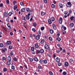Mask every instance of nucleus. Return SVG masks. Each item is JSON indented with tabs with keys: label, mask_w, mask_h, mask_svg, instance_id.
<instances>
[{
	"label": "nucleus",
	"mask_w": 75,
	"mask_h": 75,
	"mask_svg": "<svg viewBox=\"0 0 75 75\" xmlns=\"http://www.w3.org/2000/svg\"><path fill=\"white\" fill-rule=\"evenodd\" d=\"M51 7L52 8H55V5L53 4L51 5Z\"/></svg>",
	"instance_id": "obj_29"
},
{
	"label": "nucleus",
	"mask_w": 75,
	"mask_h": 75,
	"mask_svg": "<svg viewBox=\"0 0 75 75\" xmlns=\"http://www.w3.org/2000/svg\"><path fill=\"white\" fill-rule=\"evenodd\" d=\"M56 52L57 54H59V53H60V51L59 49H57Z\"/></svg>",
	"instance_id": "obj_25"
},
{
	"label": "nucleus",
	"mask_w": 75,
	"mask_h": 75,
	"mask_svg": "<svg viewBox=\"0 0 75 75\" xmlns=\"http://www.w3.org/2000/svg\"><path fill=\"white\" fill-rule=\"evenodd\" d=\"M74 18V16H71L70 18V19H71V21H72V20H73Z\"/></svg>",
	"instance_id": "obj_50"
},
{
	"label": "nucleus",
	"mask_w": 75,
	"mask_h": 75,
	"mask_svg": "<svg viewBox=\"0 0 75 75\" xmlns=\"http://www.w3.org/2000/svg\"><path fill=\"white\" fill-rule=\"evenodd\" d=\"M47 55L48 57H51V54H47Z\"/></svg>",
	"instance_id": "obj_47"
},
{
	"label": "nucleus",
	"mask_w": 75,
	"mask_h": 75,
	"mask_svg": "<svg viewBox=\"0 0 75 75\" xmlns=\"http://www.w3.org/2000/svg\"><path fill=\"white\" fill-rule=\"evenodd\" d=\"M6 2L7 4H9V2H10V1L8 0H7L6 1Z\"/></svg>",
	"instance_id": "obj_63"
},
{
	"label": "nucleus",
	"mask_w": 75,
	"mask_h": 75,
	"mask_svg": "<svg viewBox=\"0 0 75 75\" xmlns=\"http://www.w3.org/2000/svg\"><path fill=\"white\" fill-rule=\"evenodd\" d=\"M67 7H71L72 6V4L70 2H69L67 3Z\"/></svg>",
	"instance_id": "obj_2"
},
{
	"label": "nucleus",
	"mask_w": 75,
	"mask_h": 75,
	"mask_svg": "<svg viewBox=\"0 0 75 75\" xmlns=\"http://www.w3.org/2000/svg\"><path fill=\"white\" fill-rule=\"evenodd\" d=\"M8 61H11V57H10V56H8Z\"/></svg>",
	"instance_id": "obj_35"
},
{
	"label": "nucleus",
	"mask_w": 75,
	"mask_h": 75,
	"mask_svg": "<svg viewBox=\"0 0 75 75\" xmlns=\"http://www.w3.org/2000/svg\"><path fill=\"white\" fill-rule=\"evenodd\" d=\"M67 74V73L65 71H64L62 73V75H66Z\"/></svg>",
	"instance_id": "obj_36"
},
{
	"label": "nucleus",
	"mask_w": 75,
	"mask_h": 75,
	"mask_svg": "<svg viewBox=\"0 0 75 75\" xmlns=\"http://www.w3.org/2000/svg\"><path fill=\"white\" fill-rule=\"evenodd\" d=\"M18 7V6H17V5H15L14 6V8H13L14 10H16L17 8Z\"/></svg>",
	"instance_id": "obj_20"
},
{
	"label": "nucleus",
	"mask_w": 75,
	"mask_h": 75,
	"mask_svg": "<svg viewBox=\"0 0 75 75\" xmlns=\"http://www.w3.org/2000/svg\"><path fill=\"white\" fill-rule=\"evenodd\" d=\"M25 8H23L21 10V12L22 13H24V12H25Z\"/></svg>",
	"instance_id": "obj_21"
},
{
	"label": "nucleus",
	"mask_w": 75,
	"mask_h": 75,
	"mask_svg": "<svg viewBox=\"0 0 75 75\" xmlns=\"http://www.w3.org/2000/svg\"><path fill=\"white\" fill-rule=\"evenodd\" d=\"M74 25V24L73 23H70L69 24V26L70 27H73Z\"/></svg>",
	"instance_id": "obj_8"
},
{
	"label": "nucleus",
	"mask_w": 75,
	"mask_h": 75,
	"mask_svg": "<svg viewBox=\"0 0 75 75\" xmlns=\"http://www.w3.org/2000/svg\"><path fill=\"white\" fill-rule=\"evenodd\" d=\"M39 63H40V64H44L43 63V60L41 59L39 61Z\"/></svg>",
	"instance_id": "obj_12"
},
{
	"label": "nucleus",
	"mask_w": 75,
	"mask_h": 75,
	"mask_svg": "<svg viewBox=\"0 0 75 75\" xmlns=\"http://www.w3.org/2000/svg\"><path fill=\"white\" fill-rule=\"evenodd\" d=\"M40 53H44V50L43 49H41L40 50Z\"/></svg>",
	"instance_id": "obj_17"
},
{
	"label": "nucleus",
	"mask_w": 75,
	"mask_h": 75,
	"mask_svg": "<svg viewBox=\"0 0 75 75\" xmlns=\"http://www.w3.org/2000/svg\"><path fill=\"white\" fill-rule=\"evenodd\" d=\"M49 46H48V45L46 44L44 45V48L45 49H48L49 48Z\"/></svg>",
	"instance_id": "obj_6"
},
{
	"label": "nucleus",
	"mask_w": 75,
	"mask_h": 75,
	"mask_svg": "<svg viewBox=\"0 0 75 75\" xmlns=\"http://www.w3.org/2000/svg\"><path fill=\"white\" fill-rule=\"evenodd\" d=\"M61 65H62V64H61V63H60V62H58V66H61Z\"/></svg>",
	"instance_id": "obj_60"
},
{
	"label": "nucleus",
	"mask_w": 75,
	"mask_h": 75,
	"mask_svg": "<svg viewBox=\"0 0 75 75\" xmlns=\"http://www.w3.org/2000/svg\"><path fill=\"white\" fill-rule=\"evenodd\" d=\"M62 52H63V53H66V50H65L64 49H63Z\"/></svg>",
	"instance_id": "obj_49"
},
{
	"label": "nucleus",
	"mask_w": 75,
	"mask_h": 75,
	"mask_svg": "<svg viewBox=\"0 0 75 75\" xmlns=\"http://www.w3.org/2000/svg\"><path fill=\"white\" fill-rule=\"evenodd\" d=\"M43 2H44L45 4H47V0H43Z\"/></svg>",
	"instance_id": "obj_52"
},
{
	"label": "nucleus",
	"mask_w": 75,
	"mask_h": 75,
	"mask_svg": "<svg viewBox=\"0 0 75 75\" xmlns=\"http://www.w3.org/2000/svg\"><path fill=\"white\" fill-rule=\"evenodd\" d=\"M7 25L8 27H10V26H11V25L10 23H7Z\"/></svg>",
	"instance_id": "obj_53"
},
{
	"label": "nucleus",
	"mask_w": 75,
	"mask_h": 75,
	"mask_svg": "<svg viewBox=\"0 0 75 75\" xmlns=\"http://www.w3.org/2000/svg\"><path fill=\"white\" fill-rule=\"evenodd\" d=\"M49 74H50V75H53V73H52V72L51 71H49Z\"/></svg>",
	"instance_id": "obj_48"
},
{
	"label": "nucleus",
	"mask_w": 75,
	"mask_h": 75,
	"mask_svg": "<svg viewBox=\"0 0 75 75\" xmlns=\"http://www.w3.org/2000/svg\"><path fill=\"white\" fill-rule=\"evenodd\" d=\"M61 39L60 38H56V40L57 41H60Z\"/></svg>",
	"instance_id": "obj_34"
},
{
	"label": "nucleus",
	"mask_w": 75,
	"mask_h": 75,
	"mask_svg": "<svg viewBox=\"0 0 75 75\" xmlns=\"http://www.w3.org/2000/svg\"><path fill=\"white\" fill-rule=\"evenodd\" d=\"M4 72H6L7 71V69L6 68H4L3 69Z\"/></svg>",
	"instance_id": "obj_46"
},
{
	"label": "nucleus",
	"mask_w": 75,
	"mask_h": 75,
	"mask_svg": "<svg viewBox=\"0 0 75 75\" xmlns=\"http://www.w3.org/2000/svg\"><path fill=\"white\" fill-rule=\"evenodd\" d=\"M3 14L5 17H7V16H8V14H7V12H5L3 13Z\"/></svg>",
	"instance_id": "obj_15"
},
{
	"label": "nucleus",
	"mask_w": 75,
	"mask_h": 75,
	"mask_svg": "<svg viewBox=\"0 0 75 75\" xmlns=\"http://www.w3.org/2000/svg\"><path fill=\"white\" fill-rule=\"evenodd\" d=\"M29 61H33V59L31 58H29Z\"/></svg>",
	"instance_id": "obj_51"
},
{
	"label": "nucleus",
	"mask_w": 75,
	"mask_h": 75,
	"mask_svg": "<svg viewBox=\"0 0 75 75\" xmlns=\"http://www.w3.org/2000/svg\"><path fill=\"white\" fill-rule=\"evenodd\" d=\"M2 50L3 52H5V51H7V49L5 48L4 49H2Z\"/></svg>",
	"instance_id": "obj_13"
},
{
	"label": "nucleus",
	"mask_w": 75,
	"mask_h": 75,
	"mask_svg": "<svg viewBox=\"0 0 75 75\" xmlns=\"http://www.w3.org/2000/svg\"><path fill=\"white\" fill-rule=\"evenodd\" d=\"M47 61L46 59L43 60V64H47Z\"/></svg>",
	"instance_id": "obj_16"
},
{
	"label": "nucleus",
	"mask_w": 75,
	"mask_h": 75,
	"mask_svg": "<svg viewBox=\"0 0 75 75\" xmlns=\"http://www.w3.org/2000/svg\"><path fill=\"white\" fill-rule=\"evenodd\" d=\"M25 17L27 19V20H29L30 19V16H28V15H26L25 16Z\"/></svg>",
	"instance_id": "obj_33"
},
{
	"label": "nucleus",
	"mask_w": 75,
	"mask_h": 75,
	"mask_svg": "<svg viewBox=\"0 0 75 75\" xmlns=\"http://www.w3.org/2000/svg\"><path fill=\"white\" fill-rule=\"evenodd\" d=\"M49 40H50V41H52V38H51V37H49Z\"/></svg>",
	"instance_id": "obj_64"
},
{
	"label": "nucleus",
	"mask_w": 75,
	"mask_h": 75,
	"mask_svg": "<svg viewBox=\"0 0 75 75\" xmlns=\"http://www.w3.org/2000/svg\"><path fill=\"white\" fill-rule=\"evenodd\" d=\"M45 41V40L44 39H42L41 40V41H40V43L41 44H44V42Z\"/></svg>",
	"instance_id": "obj_24"
},
{
	"label": "nucleus",
	"mask_w": 75,
	"mask_h": 75,
	"mask_svg": "<svg viewBox=\"0 0 75 75\" xmlns=\"http://www.w3.org/2000/svg\"><path fill=\"white\" fill-rule=\"evenodd\" d=\"M9 50H11L13 48V46L12 45H10L8 47Z\"/></svg>",
	"instance_id": "obj_31"
},
{
	"label": "nucleus",
	"mask_w": 75,
	"mask_h": 75,
	"mask_svg": "<svg viewBox=\"0 0 75 75\" xmlns=\"http://www.w3.org/2000/svg\"><path fill=\"white\" fill-rule=\"evenodd\" d=\"M33 26L35 27L37 26V23L35 22H34L33 23Z\"/></svg>",
	"instance_id": "obj_27"
},
{
	"label": "nucleus",
	"mask_w": 75,
	"mask_h": 75,
	"mask_svg": "<svg viewBox=\"0 0 75 75\" xmlns=\"http://www.w3.org/2000/svg\"><path fill=\"white\" fill-rule=\"evenodd\" d=\"M59 6H60V8H63L64 7V6H63V5L62 4H60L59 5Z\"/></svg>",
	"instance_id": "obj_28"
},
{
	"label": "nucleus",
	"mask_w": 75,
	"mask_h": 75,
	"mask_svg": "<svg viewBox=\"0 0 75 75\" xmlns=\"http://www.w3.org/2000/svg\"><path fill=\"white\" fill-rule=\"evenodd\" d=\"M38 68L39 69H42V66L40 65L38 66Z\"/></svg>",
	"instance_id": "obj_45"
},
{
	"label": "nucleus",
	"mask_w": 75,
	"mask_h": 75,
	"mask_svg": "<svg viewBox=\"0 0 75 75\" xmlns=\"http://www.w3.org/2000/svg\"><path fill=\"white\" fill-rule=\"evenodd\" d=\"M64 65L65 67L67 68V67H68L69 65V64L68 62H65Z\"/></svg>",
	"instance_id": "obj_5"
},
{
	"label": "nucleus",
	"mask_w": 75,
	"mask_h": 75,
	"mask_svg": "<svg viewBox=\"0 0 75 75\" xmlns=\"http://www.w3.org/2000/svg\"><path fill=\"white\" fill-rule=\"evenodd\" d=\"M20 4L21 6H24V4H23V2H21L20 3Z\"/></svg>",
	"instance_id": "obj_56"
},
{
	"label": "nucleus",
	"mask_w": 75,
	"mask_h": 75,
	"mask_svg": "<svg viewBox=\"0 0 75 75\" xmlns=\"http://www.w3.org/2000/svg\"><path fill=\"white\" fill-rule=\"evenodd\" d=\"M2 59L4 61H6V58L4 57H2Z\"/></svg>",
	"instance_id": "obj_43"
},
{
	"label": "nucleus",
	"mask_w": 75,
	"mask_h": 75,
	"mask_svg": "<svg viewBox=\"0 0 75 75\" xmlns=\"http://www.w3.org/2000/svg\"><path fill=\"white\" fill-rule=\"evenodd\" d=\"M50 34H52L54 33V31L53 30H52V29H51L50 30Z\"/></svg>",
	"instance_id": "obj_23"
},
{
	"label": "nucleus",
	"mask_w": 75,
	"mask_h": 75,
	"mask_svg": "<svg viewBox=\"0 0 75 75\" xmlns=\"http://www.w3.org/2000/svg\"><path fill=\"white\" fill-rule=\"evenodd\" d=\"M41 34V32H38V35H38L39 36H40V37Z\"/></svg>",
	"instance_id": "obj_41"
},
{
	"label": "nucleus",
	"mask_w": 75,
	"mask_h": 75,
	"mask_svg": "<svg viewBox=\"0 0 75 75\" xmlns=\"http://www.w3.org/2000/svg\"><path fill=\"white\" fill-rule=\"evenodd\" d=\"M41 30L42 31H43V30H44V27H42L41 28Z\"/></svg>",
	"instance_id": "obj_61"
},
{
	"label": "nucleus",
	"mask_w": 75,
	"mask_h": 75,
	"mask_svg": "<svg viewBox=\"0 0 75 75\" xmlns=\"http://www.w3.org/2000/svg\"><path fill=\"white\" fill-rule=\"evenodd\" d=\"M11 68L12 69H13V70H14V69H15V66L13 65L11 67Z\"/></svg>",
	"instance_id": "obj_37"
},
{
	"label": "nucleus",
	"mask_w": 75,
	"mask_h": 75,
	"mask_svg": "<svg viewBox=\"0 0 75 75\" xmlns=\"http://www.w3.org/2000/svg\"><path fill=\"white\" fill-rule=\"evenodd\" d=\"M37 54H39V53H40V50H37L36 51Z\"/></svg>",
	"instance_id": "obj_62"
},
{
	"label": "nucleus",
	"mask_w": 75,
	"mask_h": 75,
	"mask_svg": "<svg viewBox=\"0 0 75 75\" xmlns=\"http://www.w3.org/2000/svg\"><path fill=\"white\" fill-rule=\"evenodd\" d=\"M32 30L33 31V32H34V33H35V32L36 31V30L35 29V28H32Z\"/></svg>",
	"instance_id": "obj_38"
},
{
	"label": "nucleus",
	"mask_w": 75,
	"mask_h": 75,
	"mask_svg": "<svg viewBox=\"0 0 75 75\" xmlns=\"http://www.w3.org/2000/svg\"><path fill=\"white\" fill-rule=\"evenodd\" d=\"M22 20H25V21H26V19H25V17L23 16L22 17Z\"/></svg>",
	"instance_id": "obj_42"
},
{
	"label": "nucleus",
	"mask_w": 75,
	"mask_h": 75,
	"mask_svg": "<svg viewBox=\"0 0 75 75\" xmlns=\"http://www.w3.org/2000/svg\"><path fill=\"white\" fill-rule=\"evenodd\" d=\"M63 34L64 35L66 34V32L65 31V30H63L62 31Z\"/></svg>",
	"instance_id": "obj_44"
},
{
	"label": "nucleus",
	"mask_w": 75,
	"mask_h": 75,
	"mask_svg": "<svg viewBox=\"0 0 75 75\" xmlns=\"http://www.w3.org/2000/svg\"><path fill=\"white\" fill-rule=\"evenodd\" d=\"M62 18L60 17L59 20V23L60 24H62Z\"/></svg>",
	"instance_id": "obj_3"
},
{
	"label": "nucleus",
	"mask_w": 75,
	"mask_h": 75,
	"mask_svg": "<svg viewBox=\"0 0 75 75\" xmlns=\"http://www.w3.org/2000/svg\"><path fill=\"white\" fill-rule=\"evenodd\" d=\"M7 64L8 65H10L11 64V63L10 62V61H8L7 62Z\"/></svg>",
	"instance_id": "obj_39"
},
{
	"label": "nucleus",
	"mask_w": 75,
	"mask_h": 75,
	"mask_svg": "<svg viewBox=\"0 0 75 75\" xmlns=\"http://www.w3.org/2000/svg\"><path fill=\"white\" fill-rule=\"evenodd\" d=\"M10 54L11 56H13V55H14V53H13V52H11Z\"/></svg>",
	"instance_id": "obj_54"
},
{
	"label": "nucleus",
	"mask_w": 75,
	"mask_h": 75,
	"mask_svg": "<svg viewBox=\"0 0 75 75\" xmlns=\"http://www.w3.org/2000/svg\"><path fill=\"white\" fill-rule=\"evenodd\" d=\"M45 13L43 11H42L41 12V15L42 16H44L45 15Z\"/></svg>",
	"instance_id": "obj_30"
},
{
	"label": "nucleus",
	"mask_w": 75,
	"mask_h": 75,
	"mask_svg": "<svg viewBox=\"0 0 75 75\" xmlns=\"http://www.w3.org/2000/svg\"><path fill=\"white\" fill-rule=\"evenodd\" d=\"M68 12L67 11H65L64 12V14H68Z\"/></svg>",
	"instance_id": "obj_59"
},
{
	"label": "nucleus",
	"mask_w": 75,
	"mask_h": 75,
	"mask_svg": "<svg viewBox=\"0 0 75 75\" xmlns=\"http://www.w3.org/2000/svg\"><path fill=\"white\" fill-rule=\"evenodd\" d=\"M13 59L14 61H17V59L16 57H13Z\"/></svg>",
	"instance_id": "obj_40"
},
{
	"label": "nucleus",
	"mask_w": 75,
	"mask_h": 75,
	"mask_svg": "<svg viewBox=\"0 0 75 75\" xmlns=\"http://www.w3.org/2000/svg\"><path fill=\"white\" fill-rule=\"evenodd\" d=\"M3 46H4L3 43H0V47L1 48H2V47H3Z\"/></svg>",
	"instance_id": "obj_26"
},
{
	"label": "nucleus",
	"mask_w": 75,
	"mask_h": 75,
	"mask_svg": "<svg viewBox=\"0 0 75 75\" xmlns=\"http://www.w3.org/2000/svg\"><path fill=\"white\" fill-rule=\"evenodd\" d=\"M11 43V41H8L7 42V44L8 45H10Z\"/></svg>",
	"instance_id": "obj_22"
},
{
	"label": "nucleus",
	"mask_w": 75,
	"mask_h": 75,
	"mask_svg": "<svg viewBox=\"0 0 75 75\" xmlns=\"http://www.w3.org/2000/svg\"><path fill=\"white\" fill-rule=\"evenodd\" d=\"M16 3H17V1H14L13 3V5H15V4H16Z\"/></svg>",
	"instance_id": "obj_57"
},
{
	"label": "nucleus",
	"mask_w": 75,
	"mask_h": 75,
	"mask_svg": "<svg viewBox=\"0 0 75 75\" xmlns=\"http://www.w3.org/2000/svg\"><path fill=\"white\" fill-rule=\"evenodd\" d=\"M26 11L27 12H32L33 10V9H30V8H25Z\"/></svg>",
	"instance_id": "obj_1"
},
{
	"label": "nucleus",
	"mask_w": 75,
	"mask_h": 75,
	"mask_svg": "<svg viewBox=\"0 0 75 75\" xmlns=\"http://www.w3.org/2000/svg\"><path fill=\"white\" fill-rule=\"evenodd\" d=\"M12 14V13L11 12H9L8 14V15L9 16H11Z\"/></svg>",
	"instance_id": "obj_58"
},
{
	"label": "nucleus",
	"mask_w": 75,
	"mask_h": 75,
	"mask_svg": "<svg viewBox=\"0 0 75 75\" xmlns=\"http://www.w3.org/2000/svg\"><path fill=\"white\" fill-rule=\"evenodd\" d=\"M56 60L57 62H59V61H60V59L58 57H57Z\"/></svg>",
	"instance_id": "obj_11"
},
{
	"label": "nucleus",
	"mask_w": 75,
	"mask_h": 75,
	"mask_svg": "<svg viewBox=\"0 0 75 75\" xmlns=\"http://www.w3.org/2000/svg\"><path fill=\"white\" fill-rule=\"evenodd\" d=\"M48 23L49 24H52V21L50 20V19H48Z\"/></svg>",
	"instance_id": "obj_18"
},
{
	"label": "nucleus",
	"mask_w": 75,
	"mask_h": 75,
	"mask_svg": "<svg viewBox=\"0 0 75 75\" xmlns=\"http://www.w3.org/2000/svg\"><path fill=\"white\" fill-rule=\"evenodd\" d=\"M35 47L36 48H37V49H38L39 48H40V47H39V46L38 45V44L37 43H36L35 44Z\"/></svg>",
	"instance_id": "obj_4"
},
{
	"label": "nucleus",
	"mask_w": 75,
	"mask_h": 75,
	"mask_svg": "<svg viewBox=\"0 0 75 75\" xmlns=\"http://www.w3.org/2000/svg\"><path fill=\"white\" fill-rule=\"evenodd\" d=\"M52 21H55V18L54 17H52L50 19Z\"/></svg>",
	"instance_id": "obj_10"
},
{
	"label": "nucleus",
	"mask_w": 75,
	"mask_h": 75,
	"mask_svg": "<svg viewBox=\"0 0 75 75\" xmlns=\"http://www.w3.org/2000/svg\"><path fill=\"white\" fill-rule=\"evenodd\" d=\"M3 28L4 30L5 31H7V28H6L3 26Z\"/></svg>",
	"instance_id": "obj_55"
},
{
	"label": "nucleus",
	"mask_w": 75,
	"mask_h": 75,
	"mask_svg": "<svg viewBox=\"0 0 75 75\" xmlns=\"http://www.w3.org/2000/svg\"><path fill=\"white\" fill-rule=\"evenodd\" d=\"M36 40H40V36L38 35H37L36 36Z\"/></svg>",
	"instance_id": "obj_14"
},
{
	"label": "nucleus",
	"mask_w": 75,
	"mask_h": 75,
	"mask_svg": "<svg viewBox=\"0 0 75 75\" xmlns=\"http://www.w3.org/2000/svg\"><path fill=\"white\" fill-rule=\"evenodd\" d=\"M35 49L34 48V47H32L31 48V50L32 51H34V50Z\"/></svg>",
	"instance_id": "obj_32"
},
{
	"label": "nucleus",
	"mask_w": 75,
	"mask_h": 75,
	"mask_svg": "<svg viewBox=\"0 0 75 75\" xmlns=\"http://www.w3.org/2000/svg\"><path fill=\"white\" fill-rule=\"evenodd\" d=\"M69 61L70 63H72V62H74V59H70L69 60Z\"/></svg>",
	"instance_id": "obj_19"
},
{
	"label": "nucleus",
	"mask_w": 75,
	"mask_h": 75,
	"mask_svg": "<svg viewBox=\"0 0 75 75\" xmlns=\"http://www.w3.org/2000/svg\"><path fill=\"white\" fill-rule=\"evenodd\" d=\"M52 26L54 30H57V27H56V25H55L53 24Z\"/></svg>",
	"instance_id": "obj_9"
},
{
	"label": "nucleus",
	"mask_w": 75,
	"mask_h": 75,
	"mask_svg": "<svg viewBox=\"0 0 75 75\" xmlns=\"http://www.w3.org/2000/svg\"><path fill=\"white\" fill-rule=\"evenodd\" d=\"M34 59L35 62H38V59L37 57H35L34 58Z\"/></svg>",
	"instance_id": "obj_7"
}]
</instances>
